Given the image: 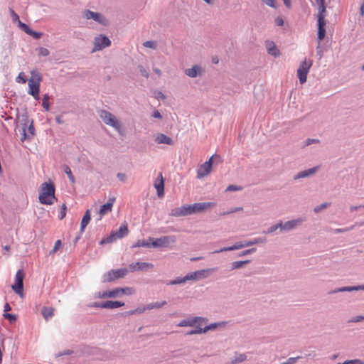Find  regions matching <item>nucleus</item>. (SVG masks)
<instances>
[{
	"instance_id": "obj_1",
	"label": "nucleus",
	"mask_w": 364,
	"mask_h": 364,
	"mask_svg": "<svg viewBox=\"0 0 364 364\" xmlns=\"http://www.w3.org/2000/svg\"><path fill=\"white\" fill-rule=\"evenodd\" d=\"M55 186L49 182L43 183L39 188L38 199L41 204L52 205L56 200L55 196Z\"/></svg>"
},
{
	"instance_id": "obj_2",
	"label": "nucleus",
	"mask_w": 364,
	"mask_h": 364,
	"mask_svg": "<svg viewBox=\"0 0 364 364\" xmlns=\"http://www.w3.org/2000/svg\"><path fill=\"white\" fill-rule=\"evenodd\" d=\"M31 77L28 80V93L34 98L38 99L39 96L40 82L41 81V76L37 70H32L31 72Z\"/></svg>"
},
{
	"instance_id": "obj_3",
	"label": "nucleus",
	"mask_w": 364,
	"mask_h": 364,
	"mask_svg": "<svg viewBox=\"0 0 364 364\" xmlns=\"http://www.w3.org/2000/svg\"><path fill=\"white\" fill-rule=\"evenodd\" d=\"M99 115L107 125L112 127L121 133V123L114 114L107 110H100Z\"/></svg>"
},
{
	"instance_id": "obj_4",
	"label": "nucleus",
	"mask_w": 364,
	"mask_h": 364,
	"mask_svg": "<svg viewBox=\"0 0 364 364\" xmlns=\"http://www.w3.org/2000/svg\"><path fill=\"white\" fill-rule=\"evenodd\" d=\"M99 115L107 125L112 127L121 133V123L114 114L107 110H100Z\"/></svg>"
},
{
	"instance_id": "obj_5",
	"label": "nucleus",
	"mask_w": 364,
	"mask_h": 364,
	"mask_svg": "<svg viewBox=\"0 0 364 364\" xmlns=\"http://www.w3.org/2000/svg\"><path fill=\"white\" fill-rule=\"evenodd\" d=\"M312 66V60L305 59L301 63L299 68L297 69V76L301 84H304L306 82L307 74Z\"/></svg>"
},
{
	"instance_id": "obj_6",
	"label": "nucleus",
	"mask_w": 364,
	"mask_h": 364,
	"mask_svg": "<svg viewBox=\"0 0 364 364\" xmlns=\"http://www.w3.org/2000/svg\"><path fill=\"white\" fill-rule=\"evenodd\" d=\"M25 274L23 269H19L15 276V284L12 285V289L21 298L23 297V279Z\"/></svg>"
},
{
	"instance_id": "obj_7",
	"label": "nucleus",
	"mask_w": 364,
	"mask_h": 364,
	"mask_svg": "<svg viewBox=\"0 0 364 364\" xmlns=\"http://www.w3.org/2000/svg\"><path fill=\"white\" fill-rule=\"evenodd\" d=\"M149 240L151 241V246L154 247H168L171 244L175 243L176 237L173 235L164 236L156 239H153L150 237Z\"/></svg>"
},
{
	"instance_id": "obj_8",
	"label": "nucleus",
	"mask_w": 364,
	"mask_h": 364,
	"mask_svg": "<svg viewBox=\"0 0 364 364\" xmlns=\"http://www.w3.org/2000/svg\"><path fill=\"white\" fill-rule=\"evenodd\" d=\"M262 242H263V240L261 239H255L254 240L246 242H240L235 243V245H233L231 247H223L219 250H216V251L213 252V253H220V252H226V251H232V250H239V249L249 247V246H251V245H255V244H257V243Z\"/></svg>"
},
{
	"instance_id": "obj_9",
	"label": "nucleus",
	"mask_w": 364,
	"mask_h": 364,
	"mask_svg": "<svg viewBox=\"0 0 364 364\" xmlns=\"http://www.w3.org/2000/svg\"><path fill=\"white\" fill-rule=\"evenodd\" d=\"M129 233L128 226L127 223L122 224L119 227V230L116 232H112L109 237H108L106 240H103L101 241V244L105 242H112L116 238H122L127 235Z\"/></svg>"
},
{
	"instance_id": "obj_10",
	"label": "nucleus",
	"mask_w": 364,
	"mask_h": 364,
	"mask_svg": "<svg viewBox=\"0 0 364 364\" xmlns=\"http://www.w3.org/2000/svg\"><path fill=\"white\" fill-rule=\"evenodd\" d=\"M214 156H212L208 161L201 164L197 170L198 178H202L208 176L212 171L213 160Z\"/></svg>"
},
{
	"instance_id": "obj_11",
	"label": "nucleus",
	"mask_w": 364,
	"mask_h": 364,
	"mask_svg": "<svg viewBox=\"0 0 364 364\" xmlns=\"http://www.w3.org/2000/svg\"><path fill=\"white\" fill-rule=\"evenodd\" d=\"M215 271L214 268L205 269L198 271H196L186 275V279L188 280H196L207 277L213 272Z\"/></svg>"
},
{
	"instance_id": "obj_12",
	"label": "nucleus",
	"mask_w": 364,
	"mask_h": 364,
	"mask_svg": "<svg viewBox=\"0 0 364 364\" xmlns=\"http://www.w3.org/2000/svg\"><path fill=\"white\" fill-rule=\"evenodd\" d=\"M128 272L127 269H119L117 270H112L105 275V282H111L115 279L123 277Z\"/></svg>"
},
{
	"instance_id": "obj_13",
	"label": "nucleus",
	"mask_w": 364,
	"mask_h": 364,
	"mask_svg": "<svg viewBox=\"0 0 364 364\" xmlns=\"http://www.w3.org/2000/svg\"><path fill=\"white\" fill-rule=\"evenodd\" d=\"M326 14H318L317 20H318V38L321 40L325 37L326 35V20H325Z\"/></svg>"
},
{
	"instance_id": "obj_14",
	"label": "nucleus",
	"mask_w": 364,
	"mask_h": 364,
	"mask_svg": "<svg viewBox=\"0 0 364 364\" xmlns=\"http://www.w3.org/2000/svg\"><path fill=\"white\" fill-rule=\"evenodd\" d=\"M114 201L115 198H110L107 203L101 206L99 210V220H101L104 215L112 211Z\"/></svg>"
},
{
	"instance_id": "obj_15",
	"label": "nucleus",
	"mask_w": 364,
	"mask_h": 364,
	"mask_svg": "<svg viewBox=\"0 0 364 364\" xmlns=\"http://www.w3.org/2000/svg\"><path fill=\"white\" fill-rule=\"evenodd\" d=\"M303 221H304L303 219L299 218L296 220L287 221L284 224L281 222L279 223V225L282 230L288 231V230H292V229L295 228L296 227H297L298 225H301Z\"/></svg>"
},
{
	"instance_id": "obj_16",
	"label": "nucleus",
	"mask_w": 364,
	"mask_h": 364,
	"mask_svg": "<svg viewBox=\"0 0 364 364\" xmlns=\"http://www.w3.org/2000/svg\"><path fill=\"white\" fill-rule=\"evenodd\" d=\"M154 187L157 192V196L161 198L164 195V181L162 173H160L158 178L154 182Z\"/></svg>"
},
{
	"instance_id": "obj_17",
	"label": "nucleus",
	"mask_w": 364,
	"mask_h": 364,
	"mask_svg": "<svg viewBox=\"0 0 364 364\" xmlns=\"http://www.w3.org/2000/svg\"><path fill=\"white\" fill-rule=\"evenodd\" d=\"M153 267L154 265L151 263L137 262L136 263L131 264L129 268L130 272H134L153 268Z\"/></svg>"
},
{
	"instance_id": "obj_18",
	"label": "nucleus",
	"mask_w": 364,
	"mask_h": 364,
	"mask_svg": "<svg viewBox=\"0 0 364 364\" xmlns=\"http://www.w3.org/2000/svg\"><path fill=\"white\" fill-rule=\"evenodd\" d=\"M215 203L213 202H204V203H196L193 204L194 213H200L205 211L215 205Z\"/></svg>"
},
{
	"instance_id": "obj_19",
	"label": "nucleus",
	"mask_w": 364,
	"mask_h": 364,
	"mask_svg": "<svg viewBox=\"0 0 364 364\" xmlns=\"http://www.w3.org/2000/svg\"><path fill=\"white\" fill-rule=\"evenodd\" d=\"M84 16L87 19H93L95 21L102 23L104 18L103 16L97 12H93L89 10H87L84 12Z\"/></svg>"
},
{
	"instance_id": "obj_20",
	"label": "nucleus",
	"mask_w": 364,
	"mask_h": 364,
	"mask_svg": "<svg viewBox=\"0 0 364 364\" xmlns=\"http://www.w3.org/2000/svg\"><path fill=\"white\" fill-rule=\"evenodd\" d=\"M154 140H155V141L157 144H168V145H173V139L171 137L166 136L164 134H157Z\"/></svg>"
},
{
	"instance_id": "obj_21",
	"label": "nucleus",
	"mask_w": 364,
	"mask_h": 364,
	"mask_svg": "<svg viewBox=\"0 0 364 364\" xmlns=\"http://www.w3.org/2000/svg\"><path fill=\"white\" fill-rule=\"evenodd\" d=\"M203 72L202 68L198 65H194L193 68L185 70V73L191 77H195L198 75H201Z\"/></svg>"
},
{
	"instance_id": "obj_22",
	"label": "nucleus",
	"mask_w": 364,
	"mask_h": 364,
	"mask_svg": "<svg viewBox=\"0 0 364 364\" xmlns=\"http://www.w3.org/2000/svg\"><path fill=\"white\" fill-rule=\"evenodd\" d=\"M124 303L119 301H107L102 302V309H117L123 306Z\"/></svg>"
},
{
	"instance_id": "obj_23",
	"label": "nucleus",
	"mask_w": 364,
	"mask_h": 364,
	"mask_svg": "<svg viewBox=\"0 0 364 364\" xmlns=\"http://www.w3.org/2000/svg\"><path fill=\"white\" fill-rule=\"evenodd\" d=\"M216 326H217V324L214 323V324H211L210 326H207L203 328H200V327H197L195 330H192L189 332H187L186 334L187 335L200 334V333L207 332L208 330L213 329Z\"/></svg>"
},
{
	"instance_id": "obj_24",
	"label": "nucleus",
	"mask_w": 364,
	"mask_h": 364,
	"mask_svg": "<svg viewBox=\"0 0 364 364\" xmlns=\"http://www.w3.org/2000/svg\"><path fill=\"white\" fill-rule=\"evenodd\" d=\"M94 46H110V40L105 36L100 35L95 38Z\"/></svg>"
},
{
	"instance_id": "obj_25",
	"label": "nucleus",
	"mask_w": 364,
	"mask_h": 364,
	"mask_svg": "<svg viewBox=\"0 0 364 364\" xmlns=\"http://www.w3.org/2000/svg\"><path fill=\"white\" fill-rule=\"evenodd\" d=\"M198 320H203V321H205V319L201 318H195L193 319H184L179 322L178 326H193L198 322Z\"/></svg>"
},
{
	"instance_id": "obj_26",
	"label": "nucleus",
	"mask_w": 364,
	"mask_h": 364,
	"mask_svg": "<svg viewBox=\"0 0 364 364\" xmlns=\"http://www.w3.org/2000/svg\"><path fill=\"white\" fill-rule=\"evenodd\" d=\"M91 219L90 210H87L85 213L80 223V231L83 232L86 226L88 225Z\"/></svg>"
},
{
	"instance_id": "obj_27",
	"label": "nucleus",
	"mask_w": 364,
	"mask_h": 364,
	"mask_svg": "<svg viewBox=\"0 0 364 364\" xmlns=\"http://www.w3.org/2000/svg\"><path fill=\"white\" fill-rule=\"evenodd\" d=\"M169 215L173 217L186 216L185 207L173 208L171 210Z\"/></svg>"
},
{
	"instance_id": "obj_28",
	"label": "nucleus",
	"mask_w": 364,
	"mask_h": 364,
	"mask_svg": "<svg viewBox=\"0 0 364 364\" xmlns=\"http://www.w3.org/2000/svg\"><path fill=\"white\" fill-rule=\"evenodd\" d=\"M54 311L55 309L53 307L44 306L43 307L41 312L44 318L48 320L54 315Z\"/></svg>"
},
{
	"instance_id": "obj_29",
	"label": "nucleus",
	"mask_w": 364,
	"mask_h": 364,
	"mask_svg": "<svg viewBox=\"0 0 364 364\" xmlns=\"http://www.w3.org/2000/svg\"><path fill=\"white\" fill-rule=\"evenodd\" d=\"M358 290H364V285L354 286V287H345L338 290L334 291V292L338 291H358Z\"/></svg>"
},
{
	"instance_id": "obj_30",
	"label": "nucleus",
	"mask_w": 364,
	"mask_h": 364,
	"mask_svg": "<svg viewBox=\"0 0 364 364\" xmlns=\"http://www.w3.org/2000/svg\"><path fill=\"white\" fill-rule=\"evenodd\" d=\"M318 170V167H314L312 168H309L308 170L300 172L296 178H304L309 176L310 175L314 174Z\"/></svg>"
},
{
	"instance_id": "obj_31",
	"label": "nucleus",
	"mask_w": 364,
	"mask_h": 364,
	"mask_svg": "<svg viewBox=\"0 0 364 364\" xmlns=\"http://www.w3.org/2000/svg\"><path fill=\"white\" fill-rule=\"evenodd\" d=\"M316 4L318 6V14H326V6L324 0H315Z\"/></svg>"
},
{
	"instance_id": "obj_32",
	"label": "nucleus",
	"mask_w": 364,
	"mask_h": 364,
	"mask_svg": "<svg viewBox=\"0 0 364 364\" xmlns=\"http://www.w3.org/2000/svg\"><path fill=\"white\" fill-rule=\"evenodd\" d=\"M151 244L146 242L144 240H138L136 243L132 245V248L139 247H150Z\"/></svg>"
},
{
	"instance_id": "obj_33",
	"label": "nucleus",
	"mask_w": 364,
	"mask_h": 364,
	"mask_svg": "<svg viewBox=\"0 0 364 364\" xmlns=\"http://www.w3.org/2000/svg\"><path fill=\"white\" fill-rule=\"evenodd\" d=\"M249 262V260L234 262L232 263V269H235L241 268L245 264H247Z\"/></svg>"
},
{
	"instance_id": "obj_34",
	"label": "nucleus",
	"mask_w": 364,
	"mask_h": 364,
	"mask_svg": "<svg viewBox=\"0 0 364 364\" xmlns=\"http://www.w3.org/2000/svg\"><path fill=\"white\" fill-rule=\"evenodd\" d=\"M18 26L21 30L23 31L27 34L31 32V29L28 27V26L21 21L18 23Z\"/></svg>"
},
{
	"instance_id": "obj_35",
	"label": "nucleus",
	"mask_w": 364,
	"mask_h": 364,
	"mask_svg": "<svg viewBox=\"0 0 364 364\" xmlns=\"http://www.w3.org/2000/svg\"><path fill=\"white\" fill-rule=\"evenodd\" d=\"M267 52L274 57H277L280 54L278 47H269Z\"/></svg>"
},
{
	"instance_id": "obj_36",
	"label": "nucleus",
	"mask_w": 364,
	"mask_h": 364,
	"mask_svg": "<svg viewBox=\"0 0 364 364\" xmlns=\"http://www.w3.org/2000/svg\"><path fill=\"white\" fill-rule=\"evenodd\" d=\"M165 304H166V301H165L161 303H159V302L152 303V304L147 305V309L150 310V309H152L154 308H161V306H164Z\"/></svg>"
},
{
	"instance_id": "obj_37",
	"label": "nucleus",
	"mask_w": 364,
	"mask_h": 364,
	"mask_svg": "<svg viewBox=\"0 0 364 364\" xmlns=\"http://www.w3.org/2000/svg\"><path fill=\"white\" fill-rule=\"evenodd\" d=\"M16 81L18 83H25L27 81V78L24 73H20L16 77Z\"/></svg>"
},
{
	"instance_id": "obj_38",
	"label": "nucleus",
	"mask_w": 364,
	"mask_h": 364,
	"mask_svg": "<svg viewBox=\"0 0 364 364\" xmlns=\"http://www.w3.org/2000/svg\"><path fill=\"white\" fill-rule=\"evenodd\" d=\"M147 310V306L142 308H137L128 312L129 315H134L137 314H141Z\"/></svg>"
},
{
	"instance_id": "obj_39",
	"label": "nucleus",
	"mask_w": 364,
	"mask_h": 364,
	"mask_svg": "<svg viewBox=\"0 0 364 364\" xmlns=\"http://www.w3.org/2000/svg\"><path fill=\"white\" fill-rule=\"evenodd\" d=\"M49 97L48 95H44L43 100H42V105L46 109V111L49 110Z\"/></svg>"
},
{
	"instance_id": "obj_40",
	"label": "nucleus",
	"mask_w": 364,
	"mask_h": 364,
	"mask_svg": "<svg viewBox=\"0 0 364 364\" xmlns=\"http://www.w3.org/2000/svg\"><path fill=\"white\" fill-rule=\"evenodd\" d=\"M109 295H111V298L121 296L122 294L120 288H116L114 289L110 290Z\"/></svg>"
},
{
	"instance_id": "obj_41",
	"label": "nucleus",
	"mask_w": 364,
	"mask_h": 364,
	"mask_svg": "<svg viewBox=\"0 0 364 364\" xmlns=\"http://www.w3.org/2000/svg\"><path fill=\"white\" fill-rule=\"evenodd\" d=\"M122 295H132L134 294V290L130 287L120 288Z\"/></svg>"
},
{
	"instance_id": "obj_42",
	"label": "nucleus",
	"mask_w": 364,
	"mask_h": 364,
	"mask_svg": "<svg viewBox=\"0 0 364 364\" xmlns=\"http://www.w3.org/2000/svg\"><path fill=\"white\" fill-rule=\"evenodd\" d=\"M331 205L330 203H322L319 205H317L314 208V212L315 213H318L320 212L321 210H322L323 209L328 207L329 205Z\"/></svg>"
},
{
	"instance_id": "obj_43",
	"label": "nucleus",
	"mask_w": 364,
	"mask_h": 364,
	"mask_svg": "<svg viewBox=\"0 0 364 364\" xmlns=\"http://www.w3.org/2000/svg\"><path fill=\"white\" fill-rule=\"evenodd\" d=\"M185 207V212L186 215H191L195 213H194V208H193V204L192 205H183Z\"/></svg>"
},
{
	"instance_id": "obj_44",
	"label": "nucleus",
	"mask_w": 364,
	"mask_h": 364,
	"mask_svg": "<svg viewBox=\"0 0 364 364\" xmlns=\"http://www.w3.org/2000/svg\"><path fill=\"white\" fill-rule=\"evenodd\" d=\"M188 279H186V276H185L183 278H179L173 281H171L169 284L174 285V284H179L186 282Z\"/></svg>"
},
{
	"instance_id": "obj_45",
	"label": "nucleus",
	"mask_w": 364,
	"mask_h": 364,
	"mask_svg": "<svg viewBox=\"0 0 364 364\" xmlns=\"http://www.w3.org/2000/svg\"><path fill=\"white\" fill-rule=\"evenodd\" d=\"M66 215V205L65 204H63L60 210V213L58 215V218L60 220H63Z\"/></svg>"
},
{
	"instance_id": "obj_46",
	"label": "nucleus",
	"mask_w": 364,
	"mask_h": 364,
	"mask_svg": "<svg viewBox=\"0 0 364 364\" xmlns=\"http://www.w3.org/2000/svg\"><path fill=\"white\" fill-rule=\"evenodd\" d=\"M62 247V242L60 240H58L55 245L53 248V250L50 251V254H54L58 250L60 249Z\"/></svg>"
},
{
	"instance_id": "obj_47",
	"label": "nucleus",
	"mask_w": 364,
	"mask_h": 364,
	"mask_svg": "<svg viewBox=\"0 0 364 364\" xmlns=\"http://www.w3.org/2000/svg\"><path fill=\"white\" fill-rule=\"evenodd\" d=\"M65 173L67 174L68 178L70 179V181L72 182V183H74L75 182V178L72 173V171H71V169L68 167V166H66L65 168Z\"/></svg>"
},
{
	"instance_id": "obj_48",
	"label": "nucleus",
	"mask_w": 364,
	"mask_h": 364,
	"mask_svg": "<svg viewBox=\"0 0 364 364\" xmlns=\"http://www.w3.org/2000/svg\"><path fill=\"white\" fill-rule=\"evenodd\" d=\"M10 13L14 22H16L18 23L21 21L18 15L13 9H10Z\"/></svg>"
},
{
	"instance_id": "obj_49",
	"label": "nucleus",
	"mask_w": 364,
	"mask_h": 364,
	"mask_svg": "<svg viewBox=\"0 0 364 364\" xmlns=\"http://www.w3.org/2000/svg\"><path fill=\"white\" fill-rule=\"evenodd\" d=\"M242 210H243V208L242 207H237V208H232L229 211L222 213L221 215H225L228 214L240 212V211H242Z\"/></svg>"
},
{
	"instance_id": "obj_50",
	"label": "nucleus",
	"mask_w": 364,
	"mask_h": 364,
	"mask_svg": "<svg viewBox=\"0 0 364 364\" xmlns=\"http://www.w3.org/2000/svg\"><path fill=\"white\" fill-rule=\"evenodd\" d=\"M262 1L270 7H272V8L277 7L276 0H262Z\"/></svg>"
},
{
	"instance_id": "obj_51",
	"label": "nucleus",
	"mask_w": 364,
	"mask_h": 364,
	"mask_svg": "<svg viewBox=\"0 0 364 364\" xmlns=\"http://www.w3.org/2000/svg\"><path fill=\"white\" fill-rule=\"evenodd\" d=\"M38 55H42V56H47L49 54V52L47 48L41 47L38 50Z\"/></svg>"
},
{
	"instance_id": "obj_52",
	"label": "nucleus",
	"mask_w": 364,
	"mask_h": 364,
	"mask_svg": "<svg viewBox=\"0 0 364 364\" xmlns=\"http://www.w3.org/2000/svg\"><path fill=\"white\" fill-rule=\"evenodd\" d=\"M110 291H105L103 292H100L97 297L98 298H111V295H109Z\"/></svg>"
},
{
	"instance_id": "obj_53",
	"label": "nucleus",
	"mask_w": 364,
	"mask_h": 364,
	"mask_svg": "<svg viewBox=\"0 0 364 364\" xmlns=\"http://www.w3.org/2000/svg\"><path fill=\"white\" fill-rule=\"evenodd\" d=\"M242 190V188L240 186H237L235 185H230L226 188V191H240Z\"/></svg>"
},
{
	"instance_id": "obj_54",
	"label": "nucleus",
	"mask_w": 364,
	"mask_h": 364,
	"mask_svg": "<svg viewBox=\"0 0 364 364\" xmlns=\"http://www.w3.org/2000/svg\"><path fill=\"white\" fill-rule=\"evenodd\" d=\"M28 35L31 36L35 39H38L42 36L43 33H39V32H36V31H33L31 30V32L29 33Z\"/></svg>"
},
{
	"instance_id": "obj_55",
	"label": "nucleus",
	"mask_w": 364,
	"mask_h": 364,
	"mask_svg": "<svg viewBox=\"0 0 364 364\" xmlns=\"http://www.w3.org/2000/svg\"><path fill=\"white\" fill-rule=\"evenodd\" d=\"M274 22L278 26H282L284 25V20L281 16L277 17L274 20Z\"/></svg>"
},
{
	"instance_id": "obj_56",
	"label": "nucleus",
	"mask_w": 364,
	"mask_h": 364,
	"mask_svg": "<svg viewBox=\"0 0 364 364\" xmlns=\"http://www.w3.org/2000/svg\"><path fill=\"white\" fill-rule=\"evenodd\" d=\"M4 316L8 319H9L11 321H16V316L14 314H4Z\"/></svg>"
},
{
	"instance_id": "obj_57",
	"label": "nucleus",
	"mask_w": 364,
	"mask_h": 364,
	"mask_svg": "<svg viewBox=\"0 0 364 364\" xmlns=\"http://www.w3.org/2000/svg\"><path fill=\"white\" fill-rule=\"evenodd\" d=\"M247 358L246 355L245 354H240L238 357L236 358L235 360V362H242L245 360Z\"/></svg>"
},
{
	"instance_id": "obj_58",
	"label": "nucleus",
	"mask_w": 364,
	"mask_h": 364,
	"mask_svg": "<svg viewBox=\"0 0 364 364\" xmlns=\"http://www.w3.org/2000/svg\"><path fill=\"white\" fill-rule=\"evenodd\" d=\"M155 97L157 98V99H165L166 97L165 95L160 91H157L155 92Z\"/></svg>"
},
{
	"instance_id": "obj_59",
	"label": "nucleus",
	"mask_w": 364,
	"mask_h": 364,
	"mask_svg": "<svg viewBox=\"0 0 364 364\" xmlns=\"http://www.w3.org/2000/svg\"><path fill=\"white\" fill-rule=\"evenodd\" d=\"M117 176L121 181H124L126 179V175L123 173H118Z\"/></svg>"
},
{
	"instance_id": "obj_60",
	"label": "nucleus",
	"mask_w": 364,
	"mask_h": 364,
	"mask_svg": "<svg viewBox=\"0 0 364 364\" xmlns=\"http://www.w3.org/2000/svg\"><path fill=\"white\" fill-rule=\"evenodd\" d=\"M297 358H299V357H297V358H289L288 359V360L287 362L284 363L283 364H292V363H294L296 361V360Z\"/></svg>"
},
{
	"instance_id": "obj_61",
	"label": "nucleus",
	"mask_w": 364,
	"mask_h": 364,
	"mask_svg": "<svg viewBox=\"0 0 364 364\" xmlns=\"http://www.w3.org/2000/svg\"><path fill=\"white\" fill-rule=\"evenodd\" d=\"M256 250L255 248H252V249H250V250H247L245 251H244L242 254H240V255H247V254H250L252 252H255Z\"/></svg>"
},
{
	"instance_id": "obj_62",
	"label": "nucleus",
	"mask_w": 364,
	"mask_h": 364,
	"mask_svg": "<svg viewBox=\"0 0 364 364\" xmlns=\"http://www.w3.org/2000/svg\"><path fill=\"white\" fill-rule=\"evenodd\" d=\"M278 228H279V224L275 225H273V226H272V227L269 229L268 232H274V231H275Z\"/></svg>"
},
{
	"instance_id": "obj_63",
	"label": "nucleus",
	"mask_w": 364,
	"mask_h": 364,
	"mask_svg": "<svg viewBox=\"0 0 364 364\" xmlns=\"http://www.w3.org/2000/svg\"><path fill=\"white\" fill-rule=\"evenodd\" d=\"M140 72L143 76H144L145 77H148L149 75L145 69H144L143 68H140Z\"/></svg>"
},
{
	"instance_id": "obj_64",
	"label": "nucleus",
	"mask_w": 364,
	"mask_h": 364,
	"mask_svg": "<svg viewBox=\"0 0 364 364\" xmlns=\"http://www.w3.org/2000/svg\"><path fill=\"white\" fill-rule=\"evenodd\" d=\"M153 117L158 119L162 118V116L161 115L159 111H155L153 114Z\"/></svg>"
}]
</instances>
